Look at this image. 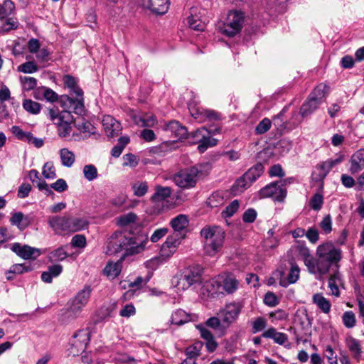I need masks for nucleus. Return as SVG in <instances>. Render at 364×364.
<instances>
[{"instance_id":"59","label":"nucleus","mask_w":364,"mask_h":364,"mask_svg":"<svg viewBox=\"0 0 364 364\" xmlns=\"http://www.w3.org/2000/svg\"><path fill=\"white\" fill-rule=\"evenodd\" d=\"M319 226L326 234L330 233L332 230V220L331 215H326L321 221Z\"/></svg>"},{"instance_id":"48","label":"nucleus","mask_w":364,"mask_h":364,"mask_svg":"<svg viewBox=\"0 0 364 364\" xmlns=\"http://www.w3.org/2000/svg\"><path fill=\"white\" fill-rule=\"evenodd\" d=\"M136 218L137 217L136 214L133 213H129L126 215H123L117 218V224L121 227H125L135 223Z\"/></svg>"},{"instance_id":"26","label":"nucleus","mask_w":364,"mask_h":364,"mask_svg":"<svg viewBox=\"0 0 364 364\" xmlns=\"http://www.w3.org/2000/svg\"><path fill=\"white\" fill-rule=\"evenodd\" d=\"M240 282L232 274H228L223 280V289L228 294L235 293L239 288Z\"/></svg>"},{"instance_id":"62","label":"nucleus","mask_w":364,"mask_h":364,"mask_svg":"<svg viewBox=\"0 0 364 364\" xmlns=\"http://www.w3.org/2000/svg\"><path fill=\"white\" fill-rule=\"evenodd\" d=\"M38 92H43V97L49 102H55L58 100V95L51 89L47 87H42L38 90Z\"/></svg>"},{"instance_id":"25","label":"nucleus","mask_w":364,"mask_h":364,"mask_svg":"<svg viewBox=\"0 0 364 364\" xmlns=\"http://www.w3.org/2000/svg\"><path fill=\"white\" fill-rule=\"evenodd\" d=\"M350 172L352 174L357 173L364 168V150H358L353 154L350 160Z\"/></svg>"},{"instance_id":"27","label":"nucleus","mask_w":364,"mask_h":364,"mask_svg":"<svg viewBox=\"0 0 364 364\" xmlns=\"http://www.w3.org/2000/svg\"><path fill=\"white\" fill-rule=\"evenodd\" d=\"M320 105L321 103L318 102V101L309 97L307 100L301 105L299 114L302 118L307 117L314 113L318 108Z\"/></svg>"},{"instance_id":"8","label":"nucleus","mask_w":364,"mask_h":364,"mask_svg":"<svg viewBox=\"0 0 364 364\" xmlns=\"http://www.w3.org/2000/svg\"><path fill=\"white\" fill-rule=\"evenodd\" d=\"M264 167L262 163H257L250 168L242 176L237 179L235 183V188L243 191L247 188L253 182H255L263 173Z\"/></svg>"},{"instance_id":"50","label":"nucleus","mask_w":364,"mask_h":364,"mask_svg":"<svg viewBox=\"0 0 364 364\" xmlns=\"http://www.w3.org/2000/svg\"><path fill=\"white\" fill-rule=\"evenodd\" d=\"M343 325L348 328H351L355 326L356 319L355 314L351 311H346L342 316Z\"/></svg>"},{"instance_id":"16","label":"nucleus","mask_w":364,"mask_h":364,"mask_svg":"<svg viewBox=\"0 0 364 364\" xmlns=\"http://www.w3.org/2000/svg\"><path fill=\"white\" fill-rule=\"evenodd\" d=\"M72 112H74L73 110L64 109L62 111V122H60L59 124H55L58 135L60 137H66L71 132L72 128L70 124L73 121Z\"/></svg>"},{"instance_id":"29","label":"nucleus","mask_w":364,"mask_h":364,"mask_svg":"<svg viewBox=\"0 0 364 364\" xmlns=\"http://www.w3.org/2000/svg\"><path fill=\"white\" fill-rule=\"evenodd\" d=\"M63 266L55 264L48 267V270L42 272L41 279L46 283H51L53 278L58 277L63 272Z\"/></svg>"},{"instance_id":"47","label":"nucleus","mask_w":364,"mask_h":364,"mask_svg":"<svg viewBox=\"0 0 364 364\" xmlns=\"http://www.w3.org/2000/svg\"><path fill=\"white\" fill-rule=\"evenodd\" d=\"M19 23L16 18H6L4 23H2L1 29L4 33H8L11 30L18 28Z\"/></svg>"},{"instance_id":"7","label":"nucleus","mask_w":364,"mask_h":364,"mask_svg":"<svg viewBox=\"0 0 364 364\" xmlns=\"http://www.w3.org/2000/svg\"><path fill=\"white\" fill-rule=\"evenodd\" d=\"M90 340V333L88 329L77 331L70 340V354L76 356L83 353Z\"/></svg>"},{"instance_id":"2","label":"nucleus","mask_w":364,"mask_h":364,"mask_svg":"<svg viewBox=\"0 0 364 364\" xmlns=\"http://www.w3.org/2000/svg\"><path fill=\"white\" fill-rule=\"evenodd\" d=\"M210 170V166L200 164L188 168L181 170L173 176V180L176 186L181 188H193L199 178L206 176Z\"/></svg>"},{"instance_id":"46","label":"nucleus","mask_w":364,"mask_h":364,"mask_svg":"<svg viewBox=\"0 0 364 364\" xmlns=\"http://www.w3.org/2000/svg\"><path fill=\"white\" fill-rule=\"evenodd\" d=\"M323 204V196L321 193H315L309 200V206L314 210L318 211Z\"/></svg>"},{"instance_id":"38","label":"nucleus","mask_w":364,"mask_h":364,"mask_svg":"<svg viewBox=\"0 0 364 364\" xmlns=\"http://www.w3.org/2000/svg\"><path fill=\"white\" fill-rule=\"evenodd\" d=\"M328 92V87L326 84L321 83L314 89L309 97L321 103L322 99L326 96Z\"/></svg>"},{"instance_id":"51","label":"nucleus","mask_w":364,"mask_h":364,"mask_svg":"<svg viewBox=\"0 0 364 364\" xmlns=\"http://www.w3.org/2000/svg\"><path fill=\"white\" fill-rule=\"evenodd\" d=\"M239 206L238 200H234L223 210L222 216L225 218L232 217L237 211Z\"/></svg>"},{"instance_id":"43","label":"nucleus","mask_w":364,"mask_h":364,"mask_svg":"<svg viewBox=\"0 0 364 364\" xmlns=\"http://www.w3.org/2000/svg\"><path fill=\"white\" fill-rule=\"evenodd\" d=\"M132 189L134 196L142 197L148 192V183L146 181H136L132 186Z\"/></svg>"},{"instance_id":"9","label":"nucleus","mask_w":364,"mask_h":364,"mask_svg":"<svg viewBox=\"0 0 364 364\" xmlns=\"http://www.w3.org/2000/svg\"><path fill=\"white\" fill-rule=\"evenodd\" d=\"M195 143L198 144V149L200 153L205 152L208 148L217 145L218 140L213 138L210 132L205 127H203L191 133Z\"/></svg>"},{"instance_id":"40","label":"nucleus","mask_w":364,"mask_h":364,"mask_svg":"<svg viewBox=\"0 0 364 364\" xmlns=\"http://www.w3.org/2000/svg\"><path fill=\"white\" fill-rule=\"evenodd\" d=\"M70 232H78L88 228L89 223L83 218L71 217Z\"/></svg>"},{"instance_id":"36","label":"nucleus","mask_w":364,"mask_h":364,"mask_svg":"<svg viewBox=\"0 0 364 364\" xmlns=\"http://www.w3.org/2000/svg\"><path fill=\"white\" fill-rule=\"evenodd\" d=\"M122 270V262H109L104 269V274L110 279H114L120 274Z\"/></svg>"},{"instance_id":"31","label":"nucleus","mask_w":364,"mask_h":364,"mask_svg":"<svg viewBox=\"0 0 364 364\" xmlns=\"http://www.w3.org/2000/svg\"><path fill=\"white\" fill-rule=\"evenodd\" d=\"M346 343L349 350L352 353L353 358L358 362L361 359L362 348L358 340L352 336L346 339Z\"/></svg>"},{"instance_id":"41","label":"nucleus","mask_w":364,"mask_h":364,"mask_svg":"<svg viewBox=\"0 0 364 364\" xmlns=\"http://www.w3.org/2000/svg\"><path fill=\"white\" fill-rule=\"evenodd\" d=\"M224 202V193L221 191H215L208 198L207 204L210 208H216Z\"/></svg>"},{"instance_id":"28","label":"nucleus","mask_w":364,"mask_h":364,"mask_svg":"<svg viewBox=\"0 0 364 364\" xmlns=\"http://www.w3.org/2000/svg\"><path fill=\"white\" fill-rule=\"evenodd\" d=\"M189 224V220L186 215H178L176 218H173L171 221V225L175 233L185 236V234H182V231L185 230Z\"/></svg>"},{"instance_id":"45","label":"nucleus","mask_w":364,"mask_h":364,"mask_svg":"<svg viewBox=\"0 0 364 364\" xmlns=\"http://www.w3.org/2000/svg\"><path fill=\"white\" fill-rule=\"evenodd\" d=\"M203 346V343L198 341L196 342L192 346H188V348H186L185 351L186 356L196 359L197 357L200 355Z\"/></svg>"},{"instance_id":"23","label":"nucleus","mask_w":364,"mask_h":364,"mask_svg":"<svg viewBox=\"0 0 364 364\" xmlns=\"http://www.w3.org/2000/svg\"><path fill=\"white\" fill-rule=\"evenodd\" d=\"M143 4L145 7L158 15L164 14L168 9V0H143Z\"/></svg>"},{"instance_id":"21","label":"nucleus","mask_w":364,"mask_h":364,"mask_svg":"<svg viewBox=\"0 0 364 364\" xmlns=\"http://www.w3.org/2000/svg\"><path fill=\"white\" fill-rule=\"evenodd\" d=\"M91 291L92 289L90 286H85L84 288L75 296L71 306L72 310L80 311L82 307H84L90 299Z\"/></svg>"},{"instance_id":"42","label":"nucleus","mask_w":364,"mask_h":364,"mask_svg":"<svg viewBox=\"0 0 364 364\" xmlns=\"http://www.w3.org/2000/svg\"><path fill=\"white\" fill-rule=\"evenodd\" d=\"M82 173L85 178L88 181H92L98 177L97 169L93 164L84 166Z\"/></svg>"},{"instance_id":"5","label":"nucleus","mask_w":364,"mask_h":364,"mask_svg":"<svg viewBox=\"0 0 364 364\" xmlns=\"http://www.w3.org/2000/svg\"><path fill=\"white\" fill-rule=\"evenodd\" d=\"M203 269L199 265L184 269L176 279V287L178 289L186 290L194 284L200 282Z\"/></svg>"},{"instance_id":"10","label":"nucleus","mask_w":364,"mask_h":364,"mask_svg":"<svg viewBox=\"0 0 364 364\" xmlns=\"http://www.w3.org/2000/svg\"><path fill=\"white\" fill-rule=\"evenodd\" d=\"M242 308L241 302L234 301L226 304L224 309L220 310V315L226 328L237 321Z\"/></svg>"},{"instance_id":"58","label":"nucleus","mask_w":364,"mask_h":364,"mask_svg":"<svg viewBox=\"0 0 364 364\" xmlns=\"http://www.w3.org/2000/svg\"><path fill=\"white\" fill-rule=\"evenodd\" d=\"M267 326V320L264 317L257 318L252 324V333H256L263 330Z\"/></svg>"},{"instance_id":"11","label":"nucleus","mask_w":364,"mask_h":364,"mask_svg":"<svg viewBox=\"0 0 364 364\" xmlns=\"http://www.w3.org/2000/svg\"><path fill=\"white\" fill-rule=\"evenodd\" d=\"M148 242V237H135L127 235V242L124 245L122 258L127 256L134 255L143 252Z\"/></svg>"},{"instance_id":"37","label":"nucleus","mask_w":364,"mask_h":364,"mask_svg":"<svg viewBox=\"0 0 364 364\" xmlns=\"http://www.w3.org/2000/svg\"><path fill=\"white\" fill-rule=\"evenodd\" d=\"M313 302L325 314L331 311V304L321 294H315L313 296Z\"/></svg>"},{"instance_id":"53","label":"nucleus","mask_w":364,"mask_h":364,"mask_svg":"<svg viewBox=\"0 0 364 364\" xmlns=\"http://www.w3.org/2000/svg\"><path fill=\"white\" fill-rule=\"evenodd\" d=\"M21 82L24 90L30 91L37 86V80L33 77H21Z\"/></svg>"},{"instance_id":"13","label":"nucleus","mask_w":364,"mask_h":364,"mask_svg":"<svg viewBox=\"0 0 364 364\" xmlns=\"http://www.w3.org/2000/svg\"><path fill=\"white\" fill-rule=\"evenodd\" d=\"M299 253L304 257V262L309 272L313 274H326L323 267H322L318 257L314 258L307 247H300Z\"/></svg>"},{"instance_id":"15","label":"nucleus","mask_w":364,"mask_h":364,"mask_svg":"<svg viewBox=\"0 0 364 364\" xmlns=\"http://www.w3.org/2000/svg\"><path fill=\"white\" fill-rule=\"evenodd\" d=\"M102 123L105 132L108 137L113 138L121 134L122 130L121 123L112 116H104Z\"/></svg>"},{"instance_id":"49","label":"nucleus","mask_w":364,"mask_h":364,"mask_svg":"<svg viewBox=\"0 0 364 364\" xmlns=\"http://www.w3.org/2000/svg\"><path fill=\"white\" fill-rule=\"evenodd\" d=\"M205 325L214 330L222 331L225 328V325L223 324L222 319L220 320L218 317L213 316L209 318L205 321Z\"/></svg>"},{"instance_id":"3","label":"nucleus","mask_w":364,"mask_h":364,"mask_svg":"<svg viewBox=\"0 0 364 364\" xmlns=\"http://www.w3.org/2000/svg\"><path fill=\"white\" fill-rule=\"evenodd\" d=\"M203 240V248L206 255L214 256L221 250L225 233L218 226H206L200 231Z\"/></svg>"},{"instance_id":"63","label":"nucleus","mask_w":364,"mask_h":364,"mask_svg":"<svg viewBox=\"0 0 364 364\" xmlns=\"http://www.w3.org/2000/svg\"><path fill=\"white\" fill-rule=\"evenodd\" d=\"M12 134L18 139L26 141L31 132L23 131L18 126L11 127Z\"/></svg>"},{"instance_id":"61","label":"nucleus","mask_w":364,"mask_h":364,"mask_svg":"<svg viewBox=\"0 0 364 364\" xmlns=\"http://www.w3.org/2000/svg\"><path fill=\"white\" fill-rule=\"evenodd\" d=\"M205 109L197 107H190L189 111L193 117H194L199 122H204L203 112Z\"/></svg>"},{"instance_id":"24","label":"nucleus","mask_w":364,"mask_h":364,"mask_svg":"<svg viewBox=\"0 0 364 364\" xmlns=\"http://www.w3.org/2000/svg\"><path fill=\"white\" fill-rule=\"evenodd\" d=\"M199 13L197 7H191L190 9V15L188 16V24L189 27L195 31H202L205 28L204 21L198 16Z\"/></svg>"},{"instance_id":"30","label":"nucleus","mask_w":364,"mask_h":364,"mask_svg":"<svg viewBox=\"0 0 364 364\" xmlns=\"http://www.w3.org/2000/svg\"><path fill=\"white\" fill-rule=\"evenodd\" d=\"M262 336L266 338L273 339L274 343L279 345H284L288 341V336L287 334L277 331V330L273 327L268 328L262 333Z\"/></svg>"},{"instance_id":"55","label":"nucleus","mask_w":364,"mask_h":364,"mask_svg":"<svg viewBox=\"0 0 364 364\" xmlns=\"http://www.w3.org/2000/svg\"><path fill=\"white\" fill-rule=\"evenodd\" d=\"M42 174L48 179H53L56 177L55 170L53 163L46 162L44 164Z\"/></svg>"},{"instance_id":"20","label":"nucleus","mask_w":364,"mask_h":364,"mask_svg":"<svg viewBox=\"0 0 364 364\" xmlns=\"http://www.w3.org/2000/svg\"><path fill=\"white\" fill-rule=\"evenodd\" d=\"M70 221L71 217L70 216H51L49 217L48 223L50 228L55 231H68L70 232Z\"/></svg>"},{"instance_id":"32","label":"nucleus","mask_w":364,"mask_h":364,"mask_svg":"<svg viewBox=\"0 0 364 364\" xmlns=\"http://www.w3.org/2000/svg\"><path fill=\"white\" fill-rule=\"evenodd\" d=\"M171 193L172 189L170 187L157 185L155 186V193L150 199L153 202H161L169 198Z\"/></svg>"},{"instance_id":"22","label":"nucleus","mask_w":364,"mask_h":364,"mask_svg":"<svg viewBox=\"0 0 364 364\" xmlns=\"http://www.w3.org/2000/svg\"><path fill=\"white\" fill-rule=\"evenodd\" d=\"M283 274V273H281L279 284L283 287H287L289 284H294L297 282L300 275V268L296 263L291 262H290V269L287 276L284 277Z\"/></svg>"},{"instance_id":"64","label":"nucleus","mask_w":364,"mask_h":364,"mask_svg":"<svg viewBox=\"0 0 364 364\" xmlns=\"http://www.w3.org/2000/svg\"><path fill=\"white\" fill-rule=\"evenodd\" d=\"M167 143H162L161 144L153 146L149 149V153L152 155L163 156L168 149Z\"/></svg>"},{"instance_id":"6","label":"nucleus","mask_w":364,"mask_h":364,"mask_svg":"<svg viewBox=\"0 0 364 364\" xmlns=\"http://www.w3.org/2000/svg\"><path fill=\"white\" fill-rule=\"evenodd\" d=\"M244 23V14L240 11H230L228 15L227 22L224 24L222 32L229 37L237 34Z\"/></svg>"},{"instance_id":"60","label":"nucleus","mask_w":364,"mask_h":364,"mask_svg":"<svg viewBox=\"0 0 364 364\" xmlns=\"http://www.w3.org/2000/svg\"><path fill=\"white\" fill-rule=\"evenodd\" d=\"M203 113L204 122L206 121H218L222 119L221 114L215 110L205 109Z\"/></svg>"},{"instance_id":"44","label":"nucleus","mask_w":364,"mask_h":364,"mask_svg":"<svg viewBox=\"0 0 364 364\" xmlns=\"http://www.w3.org/2000/svg\"><path fill=\"white\" fill-rule=\"evenodd\" d=\"M23 107L25 110L33 114H37L41 111V105L30 99H26L23 100Z\"/></svg>"},{"instance_id":"34","label":"nucleus","mask_w":364,"mask_h":364,"mask_svg":"<svg viewBox=\"0 0 364 364\" xmlns=\"http://www.w3.org/2000/svg\"><path fill=\"white\" fill-rule=\"evenodd\" d=\"M191 320L190 314L182 309L175 311L171 317V323L177 326H181L189 322Z\"/></svg>"},{"instance_id":"39","label":"nucleus","mask_w":364,"mask_h":364,"mask_svg":"<svg viewBox=\"0 0 364 364\" xmlns=\"http://www.w3.org/2000/svg\"><path fill=\"white\" fill-rule=\"evenodd\" d=\"M14 11V3L11 0H5L2 4H0V19L6 18Z\"/></svg>"},{"instance_id":"57","label":"nucleus","mask_w":364,"mask_h":364,"mask_svg":"<svg viewBox=\"0 0 364 364\" xmlns=\"http://www.w3.org/2000/svg\"><path fill=\"white\" fill-rule=\"evenodd\" d=\"M272 122L268 118L263 119L255 128V133L262 134L267 132L271 127Z\"/></svg>"},{"instance_id":"54","label":"nucleus","mask_w":364,"mask_h":364,"mask_svg":"<svg viewBox=\"0 0 364 364\" xmlns=\"http://www.w3.org/2000/svg\"><path fill=\"white\" fill-rule=\"evenodd\" d=\"M18 71L23 73H33L38 70V66L33 61H28L18 67Z\"/></svg>"},{"instance_id":"17","label":"nucleus","mask_w":364,"mask_h":364,"mask_svg":"<svg viewBox=\"0 0 364 364\" xmlns=\"http://www.w3.org/2000/svg\"><path fill=\"white\" fill-rule=\"evenodd\" d=\"M11 250L24 259H36L41 255L40 249L28 245L22 246L19 243L13 244Z\"/></svg>"},{"instance_id":"35","label":"nucleus","mask_w":364,"mask_h":364,"mask_svg":"<svg viewBox=\"0 0 364 364\" xmlns=\"http://www.w3.org/2000/svg\"><path fill=\"white\" fill-rule=\"evenodd\" d=\"M61 164L63 166L70 168L75 161L74 153L67 148H63L59 151Z\"/></svg>"},{"instance_id":"52","label":"nucleus","mask_w":364,"mask_h":364,"mask_svg":"<svg viewBox=\"0 0 364 364\" xmlns=\"http://www.w3.org/2000/svg\"><path fill=\"white\" fill-rule=\"evenodd\" d=\"M47 116L55 124L62 122V111L60 112L55 107L48 109Z\"/></svg>"},{"instance_id":"1","label":"nucleus","mask_w":364,"mask_h":364,"mask_svg":"<svg viewBox=\"0 0 364 364\" xmlns=\"http://www.w3.org/2000/svg\"><path fill=\"white\" fill-rule=\"evenodd\" d=\"M65 85L70 89V92L76 95L75 98L68 95H63L60 103L63 109L73 110L74 113L82 114L84 112L83 91L79 87L76 79L69 75L63 78Z\"/></svg>"},{"instance_id":"12","label":"nucleus","mask_w":364,"mask_h":364,"mask_svg":"<svg viewBox=\"0 0 364 364\" xmlns=\"http://www.w3.org/2000/svg\"><path fill=\"white\" fill-rule=\"evenodd\" d=\"M261 198L272 197L275 201L283 202L287 196V189L282 187L279 182H272L259 190Z\"/></svg>"},{"instance_id":"33","label":"nucleus","mask_w":364,"mask_h":364,"mask_svg":"<svg viewBox=\"0 0 364 364\" xmlns=\"http://www.w3.org/2000/svg\"><path fill=\"white\" fill-rule=\"evenodd\" d=\"M67 247L68 245H63L50 252L48 255V261L51 262L64 261L70 256L69 253L67 252Z\"/></svg>"},{"instance_id":"4","label":"nucleus","mask_w":364,"mask_h":364,"mask_svg":"<svg viewBox=\"0 0 364 364\" xmlns=\"http://www.w3.org/2000/svg\"><path fill=\"white\" fill-rule=\"evenodd\" d=\"M316 257L327 273L332 265L337 264L341 259V250L331 242L324 243L318 246Z\"/></svg>"},{"instance_id":"14","label":"nucleus","mask_w":364,"mask_h":364,"mask_svg":"<svg viewBox=\"0 0 364 364\" xmlns=\"http://www.w3.org/2000/svg\"><path fill=\"white\" fill-rule=\"evenodd\" d=\"M127 242V235L121 232H114L109 238L107 246V254H123L124 245Z\"/></svg>"},{"instance_id":"18","label":"nucleus","mask_w":364,"mask_h":364,"mask_svg":"<svg viewBox=\"0 0 364 364\" xmlns=\"http://www.w3.org/2000/svg\"><path fill=\"white\" fill-rule=\"evenodd\" d=\"M183 237V235H178V233H174L173 235L168 236L161 246V255L165 257L172 255L175 252L177 247L180 245L181 239Z\"/></svg>"},{"instance_id":"56","label":"nucleus","mask_w":364,"mask_h":364,"mask_svg":"<svg viewBox=\"0 0 364 364\" xmlns=\"http://www.w3.org/2000/svg\"><path fill=\"white\" fill-rule=\"evenodd\" d=\"M296 322L299 323L303 330L309 331L311 328V323L307 314L296 315Z\"/></svg>"},{"instance_id":"19","label":"nucleus","mask_w":364,"mask_h":364,"mask_svg":"<svg viewBox=\"0 0 364 364\" xmlns=\"http://www.w3.org/2000/svg\"><path fill=\"white\" fill-rule=\"evenodd\" d=\"M164 130L170 133L171 136L176 139H186L188 135L187 128L176 120H172L166 123L164 127Z\"/></svg>"}]
</instances>
